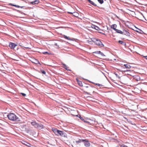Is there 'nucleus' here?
Instances as JSON below:
<instances>
[{
    "mask_svg": "<svg viewBox=\"0 0 147 147\" xmlns=\"http://www.w3.org/2000/svg\"><path fill=\"white\" fill-rule=\"evenodd\" d=\"M7 117L8 119L11 121H20V119L17 117L14 113H8L7 115Z\"/></svg>",
    "mask_w": 147,
    "mask_h": 147,
    "instance_id": "obj_1",
    "label": "nucleus"
},
{
    "mask_svg": "<svg viewBox=\"0 0 147 147\" xmlns=\"http://www.w3.org/2000/svg\"><path fill=\"white\" fill-rule=\"evenodd\" d=\"M31 124L35 128L40 130L44 128L43 125L41 123L36 122L35 121H33L31 122Z\"/></svg>",
    "mask_w": 147,
    "mask_h": 147,
    "instance_id": "obj_2",
    "label": "nucleus"
},
{
    "mask_svg": "<svg viewBox=\"0 0 147 147\" xmlns=\"http://www.w3.org/2000/svg\"><path fill=\"white\" fill-rule=\"evenodd\" d=\"M91 40L96 45L99 46L101 47H104V45L102 43L99 39L93 38H91Z\"/></svg>",
    "mask_w": 147,
    "mask_h": 147,
    "instance_id": "obj_3",
    "label": "nucleus"
},
{
    "mask_svg": "<svg viewBox=\"0 0 147 147\" xmlns=\"http://www.w3.org/2000/svg\"><path fill=\"white\" fill-rule=\"evenodd\" d=\"M57 135L58 136H59L62 137L67 138V134L63 131L59 130L58 131V133Z\"/></svg>",
    "mask_w": 147,
    "mask_h": 147,
    "instance_id": "obj_4",
    "label": "nucleus"
},
{
    "mask_svg": "<svg viewBox=\"0 0 147 147\" xmlns=\"http://www.w3.org/2000/svg\"><path fill=\"white\" fill-rule=\"evenodd\" d=\"M89 87L88 88V91L90 92H92V94L96 93V92H95V90H96V88L94 86H91V85L88 84Z\"/></svg>",
    "mask_w": 147,
    "mask_h": 147,
    "instance_id": "obj_5",
    "label": "nucleus"
},
{
    "mask_svg": "<svg viewBox=\"0 0 147 147\" xmlns=\"http://www.w3.org/2000/svg\"><path fill=\"white\" fill-rule=\"evenodd\" d=\"M17 46V45L15 44V43L10 42L9 44V47L11 49H13Z\"/></svg>",
    "mask_w": 147,
    "mask_h": 147,
    "instance_id": "obj_6",
    "label": "nucleus"
},
{
    "mask_svg": "<svg viewBox=\"0 0 147 147\" xmlns=\"http://www.w3.org/2000/svg\"><path fill=\"white\" fill-rule=\"evenodd\" d=\"M84 140H85V141L84 142V146L86 147H88L90 146V144L88 140L87 139H84Z\"/></svg>",
    "mask_w": 147,
    "mask_h": 147,
    "instance_id": "obj_7",
    "label": "nucleus"
},
{
    "mask_svg": "<svg viewBox=\"0 0 147 147\" xmlns=\"http://www.w3.org/2000/svg\"><path fill=\"white\" fill-rule=\"evenodd\" d=\"M52 130L53 131L55 134L57 135V134L58 131H59V129L55 127H53L52 128Z\"/></svg>",
    "mask_w": 147,
    "mask_h": 147,
    "instance_id": "obj_8",
    "label": "nucleus"
},
{
    "mask_svg": "<svg viewBox=\"0 0 147 147\" xmlns=\"http://www.w3.org/2000/svg\"><path fill=\"white\" fill-rule=\"evenodd\" d=\"M63 37L64 38L67 39L69 40H70L71 41H74V40L75 39L74 38H71L70 37H69V36H67L66 35H63Z\"/></svg>",
    "mask_w": 147,
    "mask_h": 147,
    "instance_id": "obj_9",
    "label": "nucleus"
},
{
    "mask_svg": "<svg viewBox=\"0 0 147 147\" xmlns=\"http://www.w3.org/2000/svg\"><path fill=\"white\" fill-rule=\"evenodd\" d=\"M39 2V1L38 0H35L34 1H32L30 3V4L34 5L36 4H38Z\"/></svg>",
    "mask_w": 147,
    "mask_h": 147,
    "instance_id": "obj_10",
    "label": "nucleus"
},
{
    "mask_svg": "<svg viewBox=\"0 0 147 147\" xmlns=\"http://www.w3.org/2000/svg\"><path fill=\"white\" fill-rule=\"evenodd\" d=\"M92 28L97 30L99 31L101 30V29L98 27L94 25H92Z\"/></svg>",
    "mask_w": 147,
    "mask_h": 147,
    "instance_id": "obj_11",
    "label": "nucleus"
},
{
    "mask_svg": "<svg viewBox=\"0 0 147 147\" xmlns=\"http://www.w3.org/2000/svg\"><path fill=\"white\" fill-rule=\"evenodd\" d=\"M62 64L64 66V67H63L67 71H71V70L69 69V67H67V66L66 64L63 63H62Z\"/></svg>",
    "mask_w": 147,
    "mask_h": 147,
    "instance_id": "obj_12",
    "label": "nucleus"
},
{
    "mask_svg": "<svg viewBox=\"0 0 147 147\" xmlns=\"http://www.w3.org/2000/svg\"><path fill=\"white\" fill-rule=\"evenodd\" d=\"M117 27V25L116 24H112L111 26V28L114 30L115 31L117 30L116 28Z\"/></svg>",
    "mask_w": 147,
    "mask_h": 147,
    "instance_id": "obj_13",
    "label": "nucleus"
},
{
    "mask_svg": "<svg viewBox=\"0 0 147 147\" xmlns=\"http://www.w3.org/2000/svg\"><path fill=\"white\" fill-rule=\"evenodd\" d=\"M34 63L35 64H39L40 65H41V63H40V62L38 60L36 59H34V62H32Z\"/></svg>",
    "mask_w": 147,
    "mask_h": 147,
    "instance_id": "obj_14",
    "label": "nucleus"
},
{
    "mask_svg": "<svg viewBox=\"0 0 147 147\" xmlns=\"http://www.w3.org/2000/svg\"><path fill=\"white\" fill-rule=\"evenodd\" d=\"M88 120H89L90 122L91 123V125L92 124H94L96 122L95 120L91 119L90 118H88Z\"/></svg>",
    "mask_w": 147,
    "mask_h": 147,
    "instance_id": "obj_15",
    "label": "nucleus"
},
{
    "mask_svg": "<svg viewBox=\"0 0 147 147\" xmlns=\"http://www.w3.org/2000/svg\"><path fill=\"white\" fill-rule=\"evenodd\" d=\"M118 42L120 44H121L122 45L125 46L126 45V43L122 40H119L118 41Z\"/></svg>",
    "mask_w": 147,
    "mask_h": 147,
    "instance_id": "obj_16",
    "label": "nucleus"
},
{
    "mask_svg": "<svg viewBox=\"0 0 147 147\" xmlns=\"http://www.w3.org/2000/svg\"><path fill=\"white\" fill-rule=\"evenodd\" d=\"M84 139H78V141H76V142L77 143H80L82 142H84V141H85V140H84Z\"/></svg>",
    "mask_w": 147,
    "mask_h": 147,
    "instance_id": "obj_17",
    "label": "nucleus"
},
{
    "mask_svg": "<svg viewBox=\"0 0 147 147\" xmlns=\"http://www.w3.org/2000/svg\"><path fill=\"white\" fill-rule=\"evenodd\" d=\"M22 142L23 144L28 146H30V144L29 143H28L27 142H26L24 141H23Z\"/></svg>",
    "mask_w": 147,
    "mask_h": 147,
    "instance_id": "obj_18",
    "label": "nucleus"
},
{
    "mask_svg": "<svg viewBox=\"0 0 147 147\" xmlns=\"http://www.w3.org/2000/svg\"><path fill=\"white\" fill-rule=\"evenodd\" d=\"M88 2H89L91 5L95 6H97V5L96 4H95L94 2L92 1H91V0H89L88 1Z\"/></svg>",
    "mask_w": 147,
    "mask_h": 147,
    "instance_id": "obj_19",
    "label": "nucleus"
},
{
    "mask_svg": "<svg viewBox=\"0 0 147 147\" xmlns=\"http://www.w3.org/2000/svg\"><path fill=\"white\" fill-rule=\"evenodd\" d=\"M115 31L117 33H118L120 34H123V32L122 31L120 30H118L117 29V30H115Z\"/></svg>",
    "mask_w": 147,
    "mask_h": 147,
    "instance_id": "obj_20",
    "label": "nucleus"
},
{
    "mask_svg": "<svg viewBox=\"0 0 147 147\" xmlns=\"http://www.w3.org/2000/svg\"><path fill=\"white\" fill-rule=\"evenodd\" d=\"M73 15L75 17H77L79 16V13L76 12H73Z\"/></svg>",
    "mask_w": 147,
    "mask_h": 147,
    "instance_id": "obj_21",
    "label": "nucleus"
},
{
    "mask_svg": "<svg viewBox=\"0 0 147 147\" xmlns=\"http://www.w3.org/2000/svg\"><path fill=\"white\" fill-rule=\"evenodd\" d=\"M12 9L15 11H17V12H18L19 13L25 14L24 13L22 12V11H20L19 10H17L16 9H14V8H12Z\"/></svg>",
    "mask_w": 147,
    "mask_h": 147,
    "instance_id": "obj_22",
    "label": "nucleus"
},
{
    "mask_svg": "<svg viewBox=\"0 0 147 147\" xmlns=\"http://www.w3.org/2000/svg\"><path fill=\"white\" fill-rule=\"evenodd\" d=\"M76 116L78 117L82 121L84 120V118L81 117V115L80 114H78L76 115Z\"/></svg>",
    "mask_w": 147,
    "mask_h": 147,
    "instance_id": "obj_23",
    "label": "nucleus"
},
{
    "mask_svg": "<svg viewBox=\"0 0 147 147\" xmlns=\"http://www.w3.org/2000/svg\"><path fill=\"white\" fill-rule=\"evenodd\" d=\"M124 66L127 68L130 69L131 67V66L128 64H125L124 65Z\"/></svg>",
    "mask_w": 147,
    "mask_h": 147,
    "instance_id": "obj_24",
    "label": "nucleus"
},
{
    "mask_svg": "<svg viewBox=\"0 0 147 147\" xmlns=\"http://www.w3.org/2000/svg\"><path fill=\"white\" fill-rule=\"evenodd\" d=\"M135 28L138 29L140 31V32H139L138 31V30H135V31L136 32H138V33H140L141 34H142V33H143V32L142 30H141V29H139V28H137V27H136V26H135Z\"/></svg>",
    "mask_w": 147,
    "mask_h": 147,
    "instance_id": "obj_25",
    "label": "nucleus"
},
{
    "mask_svg": "<svg viewBox=\"0 0 147 147\" xmlns=\"http://www.w3.org/2000/svg\"><path fill=\"white\" fill-rule=\"evenodd\" d=\"M88 120V117H84V119L83 120V121L85 123H87V121Z\"/></svg>",
    "mask_w": 147,
    "mask_h": 147,
    "instance_id": "obj_26",
    "label": "nucleus"
},
{
    "mask_svg": "<svg viewBox=\"0 0 147 147\" xmlns=\"http://www.w3.org/2000/svg\"><path fill=\"white\" fill-rule=\"evenodd\" d=\"M117 70L120 71H122V72H124V73H125L126 72H131V70H122V71H121L120 70H119V69H118Z\"/></svg>",
    "mask_w": 147,
    "mask_h": 147,
    "instance_id": "obj_27",
    "label": "nucleus"
},
{
    "mask_svg": "<svg viewBox=\"0 0 147 147\" xmlns=\"http://www.w3.org/2000/svg\"><path fill=\"white\" fill-rule=\"evenodd\" d=\"M125 33L124 34V35H126L127 36H130V33L129 32H128L127 31H125Z\"/></svg>",
    "mask_w": 147,
    "mask_h": 147,
    "instance_id": "obj_28",
    "label": "nucleus"
},
{
    "mask_svg": "<svg viewBox=\"0 0 147 147\" xmlns=\"http://www.w3.org/2000/svg\"><path fill=\"white\" fill-rule=\"evenodd\" d=\"M78 85L82 87L83 86V84L82 83V82L81 81H80L78 83Z\"/></svg>",
    "mask_w": 147,
    "mask_h": 147,
    "instance_id": "obj_29",
    "label": "nucleus"
},
{
    "mask_svg": "<svg viewBox=\"0 0 147 147\" xmlns=\"http://www.w3.org/2000/svg\"><path fill=\"white\" fill-rule=\"evenodd\" d=\"M100 52H101V51H96L95 52H93V53L100 54Z\"/></svg>",
    "mask_w": 147,
    "mask_h": 147,
    "instance_id": "obj_30",
    "label": "nucleus"
},
{
    "mask_svg": "<svg viewBox=\"0 0 147 147\" xmlns=\"http://www.w3.org/2000/svg\"><path fill=\"white\" fill-rule=\"evenodd\" d=\"M93 42L91 40V41H90L89 40H87V42L88 43V44L92 45L93 44Z\"/></svg>",
    "mask_w": 147,
    "mask_h": 147,
    "instance_id": "obj_31",
    "label": "nucleus"
},
{
    "mask_svg": "<svg viewBox=\"0 0 147 147\" xmlns=\"http://www.w3.org/2000/svg\"><path fill=\"white\" fill-rule=\"evenodd\" d=\"M40 71L42 74H46V72L45 70L41 69Z\"/></svg>",
    "mask_w": 147,
    "mask_h": 147,
    "instance_id": "obj_32",
    "label": "nucleus"
},
{
    "mask_svg": "<svg viewBox=\"0 0 147 147\" xmlns=\"http://www.w3.org/2000/svg\"><path fill=\"white\" fill-rule=\"evenodd\" d=\"M97 1L100 4H102L104 3L103 0H97Z\"/></svg>",
    "mask_w": 147,
    "mask_h": 147,
    "instance_id": "obj_33",
    "label": "nucleus"
},
{
    "mask_svg": "<svg viewBox=\"0 0 147 147\" xmlns=\"http://www.w3.org/2000/svg\"><path fill=\"white\" fill-rule=\"evenodd\" d=\"M42 53L43 54L45 55L46 54H48L49 55H50L51 54L49 53L47 51L43 52H42Z\"/></svg>",
    "mask_w": 147,
    "mask_h": 147,
    "instance_id": "obj_34",
    "label": "nucleus"
},
{
    "mask_svg": "<svg viewBox=\"0 0 147 147\" xmlns=\"http://www.w3.org/2000/svg\"><path fill=\"white\" fill-rule=\"evenodd\" d=\"M20 94H21L23 96H26V94L25 93L21 92L20 93Z\"/></svg>",
    "mask_w": 147,
    "mask_h": 147,
    "instance_id": "obj_35",
    "label": "nucleus"
},
{
    "mask_svg": "<svg viewBox=\"0 0 147 147\" xmlns=\"http://www.w3.org/2000/svg\"><path fill=\"white\" fill-rule=\"evenodd\" d=\"M100 54L103 57H106V56L102 52H100Z\"/></svg>",
    "mask_w": 147,
    "mask_h": 147,
    "instance_id": "obj_36",
    "label": "nucleus"
},
{
    "mask_svg": "<svg viewBox=\"0 0 147 147\" xmlns=\"http://www.w3.org/2000/svg\"><path fill=\"white\" fill-rule=\"evenodd\" d=\"M114 74L115 75L116 77H117V78H120L119 76L116 72H114Z\"/></svg>",
    "mask_w": 147,
    "mask_h": 147,
    "instance_id": "obj_37",
    "label": "nucleus"
},
{
    "mask_svg": "<svg viewBox=\"0 0 147 147\" xmlns=\"http://www.w3.org/2000/svg\"><path fill=\"white\" fill-rule=\"evenodd\" d=\"M95 84L96 85H97L99 86H103L102 85V84H98V83H96Z\"/></svg>",
    "mask_w": 147,
    "mask_h": 147,
    "instance_id": "obj_38",
    "label": "nucleus"
},
{
    "mask_svg": "<svg viewBox=\"0 0 147 147\" xmlns=\"http://www.w3.org/2000/svg\"><path fill=\"white\" fill-rule=\"evenodd\" d=\"M54 45L55 46H57V49H59V48H60V47L59 46L57 45V43H55V44H54Z\"/></svg>",
    "mask_w": 147,
    "mask_h": 147,
    "instance_id": "obj_39",
    "label": "nucleus"
},
{
    "mask_svg": "<svg viewBox=\"0 0 147 147\" xmlns=\"http://www.w3.org/2000/svg\"><path fill=\"white\" fill-rule=\"evenodd\" d=\"M84 92L85 93V94H87L88 95H91V94L89 92Z\"/></svg>",
    "mask_w": 147,
    "mask_h": 147,
    "instance_id": "obj_40",
    "label": "nucleus"
},
{
    "mask_svg": "<svg viewBox=\"0 0 147 147\" xmlns=\"http://www.w3.org/2000/svg\"><path fill=\"white\" fill-rule=\"evenodd\" d=\"M88 125H91V123L90 122L89 120H88L86 123Z\"/></svg>",
    "mask_w": 147,
    "mask_h": 147,
    "instance_id": "obj_41",
    "label": "nucleus"
},
{
    "mask_svg": "<svg viewBox=\"0 0 147 147\" xmlns=\"http://www.w3.org/2000/svg\"><path fill=\"white\" fill-rule=\"evenodd\" d=\"M83 79H84V80H85V79H84V78H83ZM85 80H88V81H89V82H90V83H92V84H96L95 83H94V82H91V81H89V80H88L85 79Z\"/></svg>",
    "mask_w": 147,
    "mask_h": 147,
    "instance_id": "obj_42",
    "label": "nucleus"
},
{
    "mask_svg": "<svg viewBox=\"0 0 147 147\" xmlns=\"http://www.w3.org/2000/svg\"><path fill=\"white\" fill-rule=\"evenodd\" d=\"M121 147H128L125 145H121L120 146Z\"/></svg>",
    "mask_w": 147,
    "mask_h": 147,
    "instance_id": "obj_43",
    "label": "nucleus"
},
{
    "mask_svg": "<svg viewBox=\"0 0 147 147\" xmlns=\"http://www.w3.org/2000/svg\"><path fill=\"white\" fill-rule=\"evenodd\" d=\"M14 7H17L20 8V6L19 5H14Z\"/></svg>",
    "mask_w": 147,
    "mask_h": 147,
    "instance_id": "obj_44",
    "label": "nucleus"
},
{
    "mask_svg": "<svg viewBox=\"0 0 147 147\" xmlns=\"http://www.w3.org/2000/svg\"><path fill=\"white\" fill-rule=\"evenodd\" d=\"M98 33L101 34H103V35H106V34H105L104 33H103L100 32H98Z\"/></svg>",
    "mask_w": 147,
    "mask_h": 147,
    "instance_id": "obj_45",
    "label": "nucleus"
},
{
    "mask_svg": "<svg viewBox=\"0 0 147 147\" xmlns=\"http://www.w3.org/2000/svg\"><path fill=\"white\" fill-rule=\"evenodd\" d=\"M9 5H11V6H14V4H13V3H10L9 4Z\"/></svg>",
    "mask_w": 147,
    "mask_h": 147,
    "instance_id": "obj_46",
    "label": "nucleus"
},
{
    "mask_svg": "<svg viewBox=\"0 0 147 147\" xmlns=\"http://www.w3.org/2000/svg\"><path fill=\"white\" fill-rule=\"evenodd\" d=\"M76 80L77 82V83H78L79 82H80V81L78 78H76Z\"/></svg>",
    "mask_w": 147,
    "mask_h": 147,
    "instance_id": "obj_47",
    "label": "nucleus"
},
{
    "mask_svg": "<svg viewBox=\"0 0 147 147\" xmlns=\"http://www.w3.org/2000/svg\"><path fill=\"white\" fill-rule=\"evenodd\" d=\"M68 13H70V14H73V13H72V12H68Z\"/></svg>",
    "mask_w": 147,
    "mask_h": 147,
    "instance_id": "obj_48",
    "label": "nucleus"
},
{
    "mask_svg": "<svg viewBox=\"0 0 147 147\" xmlns=\"http://www.w3.org/2000/svg\"><path fill=\"white\" fill-rule=\"evenodd\" d=\"M84 87H86V88H89V86H84Z\"/></svg>",
    "mask_w": 147,
    "mask_h": 147,
    "instance_id": "obj_49",
    "label": "nucleus"
},
{
    "mask_svg": "<svg viewBox=\"0 0 147 147\" xmlns=\"http://www.w3.org/2000/svg\"><path fill=\"white\" fill-rule=\"evenodd\" d=\"M25 6H20V8H22L24 7Z\"/></svg>",
    "mask_w": 147,
    "mask_h": 147,
    "instance_id": "obj_50",
    "label": "nucleus"
},
{
    "mask_svg": "<svg viewBox=\"0 0 147 147\" xmlns=\"http://www.w3.org/2000/svg\"><path fill=\"white\" fill-rule=\"evenodd\" d=\"M136 77H137V78L138 79H140V77L138 76H136Z\"/></svg>",
    "mask_w": 147,
    "mask_h": 147,
    "instance_id": "obj_51",
    "label": "nucleus"
},
{
    "mask_svg": "<svg viewBox=\"0 0 147 147\" xmlns=\"http://www.w3.org/2000/svg\"><path fill=\"white\" fill-rule=\"evenodd\" d=\"M141 14L143 16V18H144L145 19V20H146V19H145V18L144 17V16H143V14L142 13H141Z\"/></svg>",
    "mask_w": 147,
    "mask_h": 147,
    "instance_id": "obj_52",
    "label": "nucleus"
},
{
    "mask_svg": "<svg viewBox=\"0 0 147 147\" xmlns=\"http://www.w3.org/2000/svg\"><path fill=\"white\" fill-rule=\"evenodd\" d=\"M130 23V22L128 21H127L126 22V23H128V24H129Z\"/></svg>",
    "mask_w": 147,
    "mask_h": 147,
    "instance_id": "obj_53",
    "label": "nucleus"
},
{
    "mask_svg": "<svg viewBox=\"0 0 147 147\" xmlns=\"http://www.w3.org/2000/svg\"><path fill=\"white\" fill-rule=\"evenodd\" d=\"M107 30H111L110 28H109L108 27H107Z\"/></svg>",
    "mask_w": 147,
    "mask_h": 147,
    "instance_id": "obj_54",
    "label": "nucleus"
},
{
    "mask_svg": "<svg viewBox=\"0 0 147 147\" xmlns=\"http://www.w3.org/2000/svg\"><path fill=\"white\" fill-rule=\"evenodd\" d=\"M146 59H147V56H145L144 57Z\"/></svg>",
    "mask_w": 147,
    "mask_h": 147,
    "instance_id": "obj_55",
    "label": "nucleus"
},
{
    "mask_svg": "<svg viewBox=\"0 0 147 147\" xmlns=\"http://www.w3.org/2000/svg\"><path fill=\"white\" fill-rule=\"evenodd\" d=\"M101 73H102V74H103V75H104L105 76H105V74L103 72H102V71H101Z\"/></svg>",
    "mask_w": 147,
    "mask_h": 147,
    "instance_id": "obj_56",
    "label": "nucleus"
},
{
    "mask_svg": "<svg viewBox=\"0 0 147 147\" xmlns=\"http://www.w3.org/2000/svg\"><path fill=\"white\" fill-rule=\"evenodd\" d=\"M123 32L125 31H125H127L126 30H125V29H123Z\"/></svg>",
    "mask_w": 147,
    "mask_h": 147,
    "instance_id": "obj_57",
    "label": "nucleus"
},
{
    "mask_svg": "<svg viewBox=\"0 0 147 147\" xmlns=\"http://www.w3.org/2000/svg\"><path fill=\"white\" fill-rule=\"evenodd\" d=\"M24 48H25L27 49H30L29 47H24Z\"/></svg>",
    "mask_w": 147,
    "mask_h": 147,
    "instance_id": "obj_58",
    "label": "nucleus"
},
{
    "mask_svg": "<svg viewBox=\"0 0 147 147\" xmlns=\"http://www.w3.org/2000/svg\"><path fill=\"white\" fill-rule=\"evenodd\" d=\"M61 41H62V42H65V41H64V40H60Z\"/></svg>",
    "mask_w": 147,
    "mask_h": 147,
    "instance_id": "obj_59",
    "label": "nucleus"
},
{
    "mask_svg": "<svg viewBox=\"0 0 147 147\" xmlns=\"http://www.w3.org/2000/svg\"><path fill=\"white\" fill-rule=\"evenodd\" d=\"M23 1H24L25 0H22Z\"/></svg>",
    "mask_w": 147,
    "mask_h": 147,
    "instance_id": "obj_60",
    "label": "nucleus"
},
{
    "mask_svg": "<svg viewBox=\"0 0 147 147\" xmlns=\"http://www.w3.org/2000/svg\"><path fill=\"white\" fill-rule=\"evenodd\" d=\"M88 1L89 0H87Z\"/></svg>",
    "mask_w": 147,
    "mask_h": 147,
    "instance_id": "obj_61",
    "label": "nucleus"
},
{
    "mask_svg": "<svg viewBox=\"0 0 147 147\" xmlns=\"http://www.w3.org/2000/svg\"><path fill=\"white\" fill-rule=\"evenodd\" d=\"M31 86H34L33 85H31Z\"/></svg>",
    "mask_w": 147,
    "mask_h": 147,
    "instance_id": "obj_62",
    "label": "nucleus"
}]
</instances>
